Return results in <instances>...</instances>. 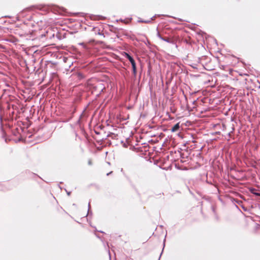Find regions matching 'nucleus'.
<instances>
[{"instance_id": "2", "label": "nucleus", "mask_w": 260, "mask_h": 260, "mask_svg": "<svg viewBox=\"0 0 260 260\" xmlns=\"http://www.w3.org/2000/svg\"><path fill=\"white\" fill-rule=\"evenodd\" d=\"M179 128V124H176L172 129V132H176Z\"/></svg>"}, {"instance_id": "1", "label": "nucleus", "mask_w": 260, "mask_h": 260, "mask_svg": "<svg viewBox=\"0 0 260 260\" xmlns=\"http://www.w3.org/2000/svg\"><path fill=\"white\" fill-rule=\"evenodd\" d=\"M126 56H127V58L129 59V60L130 61V62L132 63V65L133 66V68L134 71L135 72L136 71V63H135V62L134 60L128 54H126Z\"/></svg>"}]
</instances>
